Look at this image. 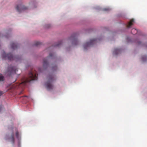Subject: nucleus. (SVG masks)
Wrapping results in <instances>:
<instances>
[{
    "instance_id": "nucleus-22",
    "label": "nucleus",
    "mask_w": 147,
    "mask_h": 147,
    "mask_svg": "<svg viewBox=\"0 0 147 147\" xmlns=\"http://www.w3.org/2000/svg\"><path fill=\"white\" fill-rule=\"evenodd\" d=\"M4 94V92L3 91H0V96L3 95Z\"/></svg>"
},
{
    "instance_id": "nucleus-14",
    "label": "nucleus",
    "mask_w": 147,
    "mask_h": 147,
    "mask_svg": "<svg viewBox=\"0 0 147 147\" xmlns=\"http://www.w3.org/2000/svg\"><path fill=\"white\" fill-rule=\"evenodd\" d=\"M62 44V41H60L57 44L54 45V47H59Z\"/></svg>"
},
{
    "instance_id": "nucleus-18",
    "label": "nucleus",
    "mask_w": 147,
    "mask_h": 147,
    "mask_svg": "<svg viewBox=\"0 0 147 147\" xmlns=\"http://www.w3.org/2000/svg\"><path fill=\"white\" fill-rule=\"evenodd\" d=\"M110 10V9L109 8H105L103 9V10L104 11H109Z\"/></svg>"
},
{
    "instance_id": "nucleus-1",
    "label": "nucleus",
    "mask_w": 147,
    "mask_h": 147,
    "mask_svg": "<svg viewBox=\"0 0 147 147\" xmlns=\"http://www.w3.org/2000/svg\"><path fill=\"white\" fill-rule=\"evenodd\" d=\"M37 79V73L36 71L34 72L30 71L28 75V77L24 78V80L19 84V86L21 87L25 86L27 83L33 80Z\"/></svg>"
},
{
    "instance_id": "nucleus-2",
    "label": "nucleus",
    "mask_w": 147,
    "mask_h": 147,
    "mask_svg": "<svg viewBox=\"0 0 147 147\" xmlns=\"http://www.w3.org/2000/svg\"><path fill=\"white\" fill-rule=\"evenodd\" d=\"M2 57L3 59H6L7 58L9 60H16V61H18L21 59L20 57L19 56H16L14 57L11 54L9 53L6 54L5 52H4L2 54Z\"/></svg>"
},
{
    "instance_id": "nucleus-9",
    "label": "nucleus",
    "mask_w": 147,
    "mask_h": 147,
    "mask_svg": "<svg viewBox=\"0 0 147 147\" xmlns=\"http://www.w3.org/2000/svg\"><path fill=\"white\" fill-rule=\"evenodd\" d=\"M77 34H73L70 37V39L72 41V43L75 45H76L78 41L77 39Z\"/></svg>"
},
{
    "instance_id": "nucleus-4",
    "label": "nucleus",
    "mask_w": 147,
    "mask_h": 147,
    "mask_svg": "<svg viewBox=\"0 0 147 147\" xmlns=\"http://www.w3.org/2000/svg\"><path fill=\"white\" fill-rule=\"evenodd\" d=\"M96 39H91L89 41L85 43L83 45L84 48V49H86L88 48L93 45L96 42Z\"/></svg>"
},
{
    "instance_id": "nucleus-3",
    "label": "nucleus",
    "mask_w": 147,
    "mask_h": 147,
    "mask_svg": "<svg viewBox=\"0 0 147 147\" xmlns=\"http://www.w3.org/2000/svg\"><path fill=\"white\" fill-rule=\"evenodd\" d=\"M55 80L54 76L51 75L48 77V81L46 83L45 85L47 88L48 90H52L53 88V86L52 84V83Z\"/></svg>"
},
{
    "instance_id": "nucleus-24",
    "label": "nucleus",
    "mask_w": 147,
    "mask_h": 147,
    "mask_svg": "<svg viewBox=\"0 0 147 147\" xmlns=\"http://www.w3.org/2000/svg\"><path fill=\"white\" fill-rule=\"evenodd\" d=\"M39 71L40 72H41V71H41V70H40V69H39Z\"/></svg>"
},
{
    "instance_id": "nucleus-25",
    "label": "nucleus",
    "mask_w": 147,
    "mask_h": 147,
    "mask_svg": "<svg viewBox=\"0 0 147 147\" xmlns=\"http://www.w3.org/2000/svg\"><path fill=\"white\" fill-rule=\"evenodd\" d=\"M26 96V97H28L27 96Z\"/></svg>"
},
{
    "instance_id": "nucleus-7",
    "label": "nucleus",
    "mask_w": 147,
    "mask_h": 147,
    "mask_svg": "<svg viewBox=\"0 0 147 147\" xmlns=\"http://www.w3.org/2000/svg\"><path fill=\"white\" fill-rule=\"evenodd\" d=\"M7 138L13 143H14L15 139L14 137V132L13 130H11L10 131Z\"/></svg>"
},
{
    "instance_id": "nucleus-11",
    "label": "nucleus",
    "mask_w": 147,
    "mask_h": 147,
    "mask_svg": "<svg viewBox=\"0 0 147 147\" xmlns=\"http://www.w3.org/2000/svg\"><path fill=\"white\" fill-rule=\"evenodd\" d=\"M134 20L132 19L130 21L128 22V24L126 25V26L127 28H130V27L133 24V22Z\"/></svg>"
},
{
    "instance_id": "nucleus-23",
    "label": "nucleus",
    "mask_w": 147,
    "mask_h": 147,
    "mask_svg": "<svg viewBox=\"0 0 147 147\" xmlns=\"http://www.w3.org/2000/svg\"><path fill=\"white\" fill-rule=\"evenodd\" d=\"M140 43H141V42H138V45H140Z\"/></svg>"
},
{
    "instance_id": "nucleus-17",
    "label": "nucleus",
    "mask_w": 147,
    "mask_h": 147,
    "mask_svg": "<svg viewBox=\"0 0 147 147\" xmlns=\"http://www.w3.org/2000/svg\"><path fill=\"white\" fill-rule=\"evenodd\" d=\"M41 43L38 42H36L34 44V45L36 46H38L40 45Z\"/></svg>"
},
{
    "instance_id": "nucleus-15",
    "label": "nucleus",
    "mask_w": 147,
    "mask_h": 147,
    "mask_svg": "<svg viewBox=\"0 0 147 147\" xmlns=\"http://www.w3.org/2000/svg\"><path fill=\"white\" fill-rule=\"evenodd\" d=\"M4 78L2 74H0V81H2L4 80Z\"/></svg>"
},
{
    "instance_id": "nucleus-5",
    "label": "nucleus",
    "mask_w": 147,
    "mask_h": 147,
    "mask_svg": "<svg viewBox=\"0 0 147 147\" xmlns=\"http://www.w3.org/2000/svg\"><path fill=\"white\" fill-rule=\"evenodd\" d=\"M54 54L52 53H50L49 55V56L47 58H45L43 59V66L45 68L47 67L48 66V59L49 58L53 57L54 55Z\"/></svg>"
},
{
    "instance_id": "nucleus-13",
    "label": "nucleus",
    "mask_w": 147,
    "mask_h": 147,
    "mask_svg": "<svg viewBox=\"0 0 147 147\" xmlns=\"http://www.w3.org/2000/svg\"><path fill=\"white\" fill-rule=\"evenodd\" d=\"M15 129V131H16V137L17 138H18L19 137V133L17 130V129L16 128H15V129Z\"/></svg>"
},
{
    "instance_id": "nucleus-19",
    "label": "nucleus",
    "mask_w": 147,
    "mask_h": 147,
    "mask_svg": "<svg viewBox=\"0 0 147 147\" xmlns=\"http://www.w3.org/2000/svg\"><path fill=\"white\" fill-rule=\"evenodd\" d=\"M133 30H135V32H134V33H133L132 32V34H136V33H137L138 32V31L137 30H136V29H132V31Z\"/></svg>"
},
{
    "instance_id": "nucleus-8",
    "label": "nucleus",
    "mask_w": 147,
    "mask_h": 147,
    "mask_svg": "<svg viewBox=\"0 0 147 147\" xmlns=\"http://www.w3.org/2000/svg\"><path fill=\"white\" fill-rule=\"evenodd\" d=\"M16 8L17 11L19 12L28 9L27 7H25L22 4L17 5Z\"/></svg>"
},
{
    "instance_id": "nucleus-16",
    "label": "nucleus",
    "mask_w": 147,
    "mask_h": 147,
    "mask_svg": "<svg viewBox=\"0 0 147 147\" xmlns=\"http://www.w3.org/2000/svg\"><path fill=\"white\" fill-rule=\"evenodd\" d=\"M142 60L143 61H145L147 59V57L146 56H144L142 57Z\"/></svg>"
},
{
    "instance_id": "nucleus-21",
    "label": "nucleus",
    "mask_w": 147,
    "mask_h": 147,
    "mask_svg": "<svg viewBox=\"0 0 147 147\" xmlns=\"http://www.w3.org/2000/svg\"><path fill=\"white\" fill-rule=\"evenodd\" d=\"M3 109V107L1 105H0V112H1Z\"/></svg>"
},
{
    "instance_id": "nucleus-10",
    "label": "nucleus",
    "mask_w": 147,
    "mask_h": 147,
    "mask_svg": "<svg viewBox=\"0 0 147 147\" xmlns=\"http://www.w3.org/2000/svg\"><path fill=\"white\" fill-rule=\"evenodd\" d=\"M11 47L12 49H15L17 48L18 47V45L17 43L11 42Z\"/></svg>"
},
{
    "instance_id": "nucleus-6",
    "label": "nucleus",
    "mask_w": 147,
    "mask_h": 147,
    "mask_svg": "<svg viewBox=\"0 0 147 147\" xmlns=\"http://www.w3.org/2000/svg\"><path fill=\"white\" fill-rule=\"evenodd\" d=\"M18 71L17 69L15 67H9L8 69L7 72V74L9 76L12 74H16V71Z\"/></svg>"
},
{
    "instance_id": "nucleus-26",
    "label": "nucleus",
    "mask_w": 147,
    "mask_h": 147,
    "mask_svg": "<svg viewBox=\"0 0 147 147\" xmlns=\"http://www.w3.org/2000/svg\"><path fill=\"white\" fill-rule=\"evenodd\" d=\"M15 88H17L16 87H15Z\"/></svg>"
},
{
    "instance_id": "nucleus-12",
    "label": "nucleus",
    "mask_w": 147,
    "mask_h": 147,
    "mask_svg": "<svg viewBox=\"0 0 147 147\" xmlns=\"http://www.w3.org/2000/svg\"><path fill=\"white\" fill-rule=\"evenodd\" d=\"M120 52V50L118 49H115L113 52V54L117 55Z\"/></svg>"
},
{
    "instance_id": "nucleus-20",
    "label": "nucleus",
    "mask_w": 147,
    "mask_h": 147,
    "mask_svg": "<svg viewBox=\"0 0 147 147\" xmlns=\"http://www.w3.org/2000/svg\"><path fill=\"white\" fill-rule=\"evenodd\" d=\"M57 69V67L56 66H55L54 67H53L52 68V69L53 70H56Z\"/></svg>"
}]
</instances>
